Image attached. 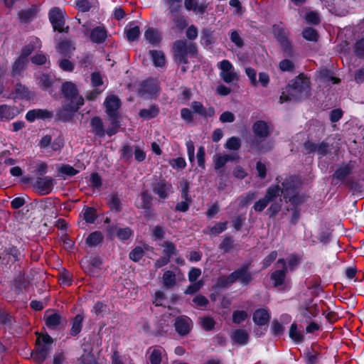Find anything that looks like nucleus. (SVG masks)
I'll return each mask as SVG.
<instances>
[{
  "label": "nucleus",
  "instance_id": "nucleus-51",
  "mask_svg": "<svg viewBox=\"0 0 364 364\" xmlns=\"http://www.w3.org/2000/svg\"><path fill=\"white\" fill-rule=\"evenodd\" d=\"M232 157L230 155L225 154L223 156H215L213 158L215 168L218 170L223 167L225 164L232 160Z\"/></svg>",
  "mask_w": 364,
  "mask_h": 364
},
{
  "label": "nucleus",
  "instance_id": "nucleus-14",
  "mask_svg": "<svg viewBox=\"0 0 364 364\" xmlns=\"http://www.w3.org/2000/svg\"><path fill=\"white\" fill-rule=\"evenodd\" d=\"M234 282L239 281L242 285H248L252 280V275L249 272V265L245 264L232 272Z\"/></svg>",
  "mask_w": 364,
  "mask_h": 364
},
{
  "label": "nucleus",
  "instance_id": "nucleus-64",
  "mask_svg": "<svg viewBox=\"0 0 364 364\" xmlns=\"http://www.w3.org/2000/svg\"><path fill=\"white\" fill-rule=\"evenodd\" d=\"M78 362L80 364H100L91 353L82 355L78 358Z\"/></svg>",
  "mask_w": 364,
  "mask_h": 364
},
{
  "label": "nucleus",
  "instance_id": "nucleus-6",
  "mask_svg": "<svg viewBox=\"0 0 364 364\" xmlns=\"http://www.w3.org/2000/svg\"><path fill=\"white\" fill-rule=\"evenodd\" d=\"M301 183L299 178L295 176L287 177L282 183V188L279 185L272 186L271 187H277L279 191V196H284V199L287 201V198L290 195L298 193Z\"/></svg>",
  "mask_w": 364,
  "mask_h": 364
},
{
  "label": "nucleus",
  "instance_id": "nucleus-56",
  "mask_svg": "<svg viewBox=\"0 0 364 364\" xmlns=\"http://www.w3.org/2000/svg\"><path fill=\"white\" fill-rule=\"evenodd\" d=\"M271 332L274 336L280 337L284 332V327L277 319L272 322Z\"/></svg>",
  "mask_w": 364,
  "mask_h": 364
},
{
  "label": "nucleus",
  "instance_id": "nucleus-16",
  "mask_svg": "<svg viewBox=\"0 0 364 364\" xmlns=\"http://www.w3.org/2000/svg\"><path fill=\"white\" fill-rule=\"evenodd\" d=\"M354 161H350L347 164L339 165L332 176L333 180L336 179L341 182L344 181V180L351 174L354 168Z\"/></svg>",
  "mask_w": 364,
  "mask_h": 364
},
{
  "label": "nucleus",
  "instance_id": "nucleus-62",
  "mask_svg": "<svg viewBox=\"0 0 364 364\" xmlns=\"http://www.w3.org/2000/svg\"><path fill=\"white\" fill-rule=\"evenodd\" d=\"M133 231L129 227L119 228L117 230V237L121 240H127L132 235Z\"/></svg>",
  "mask_w": 364,
  "mask_h": 364
},
{
  "label": "nucleus",
  "instance_id": "nucleus-19",
  "mask_svg": "<svg viewBox=\"0 0 364 364\" xmlns=\"http://www.w3.org/2000/svg\"><path fill=\"white\" fill-rule=\"evenodd\" d=\"M159 92V83L157 80L148 79L141 84L139 93L141 95L153 96Z\"/></svg>",
  "mask_w": 364,
  "mask_h": 364
},
{
  "label": "nucleus",
  "instance_id": "nucleus-18",
  "mask_svg": "<svg viewBox=\"0 0 364 364\" xmlns=\"http://www.w3.org/2000/svg\"><path fill=\"white\" fill-rule=\"evenodd\" d=\"M79 108L77 107V104L65 103L63 108L57 112L58 118L63 122L69 121Z\"/></svg>",
  "mask_w": 364,
  "mask_h": 364
},
{
  "label": "nucleus",
  "instance_id": "nucleus-38",
  "mask_svg": "<svg viewBox=\"0 0 364 364\" xmlns=\"http://www.w3.org/2000/svg\"><path fill=\"white\" fill-rule=\"evenodd\" d=\"M103 239L104 236L102 233L99 230H96L91 232L87 236L85 242L90 247H95L100 244L103 241Z\"/></svg>",
  "mask_w": 364,
  "mask_h": 364
},
{
  "label": "nucleus",
  "instance_id": "nucleus-42",
  "mask_svg": "<svg viewBox=\"0 0 364 364\" xmlns=\"http://www.w3.org/2000/svg\"><path fill=\"white\" fill-rule=\"evenodd\" d=\"M161 246L164 247L163 256L168 257L169 259L178 253L175 245L171 241H165L161 244Z\"/></svg>",
  "mask_w": 364,
  "mask_h": 364
},
{
  "label": "nucleus",
  "instance_id": "nucleus-26",
  "mask_svg": "<svg viewBox=\"0 0 364 364\" xmlns=\"http://www.w3.org/2000/svg\"><path fill=\"white\" fill-rule=\"evenodd\" d=\"M270 315L265 309H258L253 313L252 320L257 326H264L268 323Z\"/></svg>",
  "mask_w": 364,
  "mask_h": 364
},
{
  "label": "nucleus",
  "instance_id": "nucleus-46",
  "mask_svg": "<svg viewBox=\"0 0 364 364\" xmlns=\"http://www.w3.org/2000/svg\"><path fill=\"white\" fill-rule=\"evenodd\" d=\"M144 37L151 44H157L161 41L159 34L152 28H149L145 31Z\"/></svg>",
  "mask_w": 364,
  "mask_h": 364
},
{
  "label": "nucleus",
  "instance_id": "nucleus-20",
  "mask_svg": "<svg viewBox=\"0 0 364 364\" xmlns=\"http://www.w3.org/2000/svg\"><path fill=\"white\" fill-rule=\"evenodd\" d=\"M19 113L20 112L16 106H11L8 105H0V121H10Z\"/></svg>",
  "mask_w": 364,
  "mask_h": 364
},
{
  "label": "nucleus",
  "instance_id": "nucleus-41",
  "mask_svg": "<svg viewBox=\"0 0 364 364\" xmlns=\"http://www.w3.org/2000/svg\"><path fill=\"white\" fill-rule=\"evenodd\" d=\"M162 279L164 287L166 289H172L176 284V274L171 270L164 273Z\"/></svg>",
  "mask_w": 364,
  "mask_h": 364
},
{
  "label": "nucleus",
  "instance_id": "nucleus-31",
  "mask_svg": "<svg viewBox=\"0 0 364 364\" xmlns=\"http://www.w3.org/2000/svg\"><path fill=\"white\" fill-rule=\"evenodd\" d=\"M163 351L164 349L161 346L149 347L147 353L151 352L149 356L150 364H161Z\"/></svg>",
  "mask_w": 364,
  "mask_h": 364
},
{
  "label": "nucleus",
  "instance_id": "nucleus-47",
  "mask_svg": "<svg viewBox=\"0 0 364 364\" xmlns=\"http://www.w3.org/2000/svg\"><path fill=\"white\" fill-rule=\"evenodd\" d=\"M219 248L223 253L229 252L234 248V240L232 237L228 235L225 236L219 245Z\"/></svg>",
  "mask_w": 364,
  "mask_h": 364
},
{
  "label": "nucleus",
  "instance_id": "nucleus-17",
  "mask_svg": "<svg viewBox=\"0 0 364 364\" xmlns=\"http://www.w3.org/2000/svg\"><path fill=\"white\" fill-rule=\"evenodd\" d=\"M50 350V348L46 345L41 344V342H36L34 350L31 352V357L35 362L38 364L43 363Z\"/></svg>",
  "mask_w": 364,
  "mask_h": 364
},
{
  "label": "nucleus",
  "instance_id": "nucleus-30",
  "mask_svg": "<svg viewBox=\"0 0 364 364\" xmlns=\"http://www.w3.org/2000/svg\"><path fill=\"white\" fill-rule=\"evenodd\" d=\"M31 279L28 275L24 273H19L14 281V287L16 289V294H20L21 291L26 289L30 284Z\"/></svg>",
  "mask_w": 364,
  "mask_h": 364
},
{
  "label": "nucleus",
  "instance_id": "nucleus-8",
  "mask_svg": "<svg viewBox=\"0 0 364 364\" xmlns=\"http://www.w3.org/2000/svg\"><path fill=\"white\" fill-rule=\"evenodd\" d=\"M49 20L53 27L54 31L60 33H68L69 26L63 28L65 25V16L63 11L58 7H54L49 12Z\"/></svg>",
  "mask_w": 364,
  "mask_h": 364
},
{
  "label": "nucleus",
  "instance_id": "nucleus-15",
  "mask_svg": "<svg viewBox=\"0 0 364 364\" xmlns=\"http://www.w3.org/2000/svg\"><path fill=\"white\" fill-rule=\"evenodd\" d=\"M153 192L158 195L161 199H166L168 197L169 192L172 188L171 183L166 181L164 179L157 180L151 185Z\"/></svg>",
  "mask_w": 364,
  "mask_h": 364
},
{
  "label": "nucleus",
  "instance_id": "nucleus-12",
  "mask_svg": "<svg viewBox=\"0 0 364 364\" xmlns=\"http://www.w3.org/2000/svg\"><path fill=\"white\" fill-rule=\"evenodd\" d=\"M304 148L306 154L316 153L320 157L326 156L330 151L329 144L324 141L319 144L309 140L306 141L304 143Z\"/></svg>",
  "mask_w": 364,
  "mask_h": 364
},
{
  "label": "nucleus",
  "instance_id": "nucleus-4",
  "mask_svg": "<svg viewBox=\"0 0 364 364\" xmlns=\"http://www.w3.org/2000/svg\"><path fill=\"white\" fill-rule=\"evenodd\" d=\"M320 314V309L312 298L301 301L298 306L297 319L299 323H308Z\"/></svg>",
  "mask_w": 364,
  "mask_h": 364
},
{
  "label": "nucleus",
  "instance_id": "nucleus-44",
  "mask_svg": "<svg viewBox=\"0 0 364 364\" xmlns=\"http://www.w3.org/2000/svg\"><path fill=\"white\" fill-rule=\"evenodd\" d=\"M133 24L129 25V28H126L124 30V33L126 34L127 38L129 41H136L140 35V29L137 26H132Z\"/></svg>",
  "mask_w": 364,
  "mask_h": 364
},
{
  "label": "nucleus",
  "instance_id": "nucleus-49",
  "mask_svg": "<svg viewBox=\"0 0 364 364\" xmlns=\"http://www.w3.org/2000/svg\"><path fill=\"white\" fill-rule=\"evenodd\" d=\"M270 207L267 209V213L269 214L270 218H274L281 210L282 206V199L280 198L278 200L276 199L271 202Z\"/></svg>",
  "mask_w": 364,
  "mask_h": 364
},
{
  "label": "nucleus",
  "instance_id": "nucleus-34",
  "mask_svg": "<svg viewBox=\"0 0 364 364\" xmlns=\"http://www.w3.org/2000/svg\"><path fill=\"white\" fill-rule=\"evenodd\" d=\"M75 49L71 41H64L56 46L57 51L64 57L70 58L73 51Z\"/></svg>",
  "mask_w": 364,
  "mask_h": 364
},
{
  "label": "nucleus",
  "instance_id": "nucleus-39",
  "mask_svg": "<svg viewBox=\"0 0 364 364\" xmlns=\"http://www.w3.org/2000/svg\"><path fill=\"white\" fill-rule=\"evenodd\" d=\"M149 54L156 67H163L165 65L166 58L164 53L161 50H151Z\"/></svg>",
  "mask_w": 364,
  "mask_h": 364
},
{
  "label": "nucleus",
  "instance_id": "nucleus-21",
  "mask_svg": "<svg viewBox=\"0 0 364 364\" xmlns=\"http://www.w3.org/2000/svg\"><path fill=\"white\" fill-rule=\"evenodd\" d=\"M90 127L92 132L99 137H104L105 134L108 135L107 132L110 129V127L105 129L104 123L100 117H94L90 119Z\"/></svg>",
  "mask_w": 364,
  "mask_h": 364
},
{
  "label": "nucleus",
  "instance_id": "nucleus-40",
  "mask_svg": "<svg viewBox=\"0 0 364 364\" xmlns=\"http://www.w3.org/2000/svg\"><path fill=\"white\" fill-rule=\"evenodd\" d=\"M304 355L308 364H316L319 361L320 353L312 347L307 348L304 350Z\"/></svg>",
  "mask_w": 364,
  "mask_h": 364
},
{
  "label": "nucleus",
  "instance_id": "nucleus-50",
  "mask_svg": "<svg viewBox=\"0 0 364 364\" xmlns=\"http://www.w3.org/2000/svg\"><path fill=\"white\" fill-rule=\"evenodd\" d=\"M83 219L88 223H94L97 218L96 209L92 207H87L82 213Z\"/></svg>",
  "mask_w": 364,
  "mask_h": 364
},
{
  "label": "nucleus",
  "instance_id": "nucleus-54",
  "mask_svg": "<svg viewBox=\"0 0 364 364\" xmlns=\"http://www.w3.org/2000/svg\"><path fill=\"white\" fill-rule=\"evenodd\" d=\"M37 12L36 6H33L28 10L21 11L19 13V18L22 21L27 22L33 19Z\"/></svg>",
  "mask_w": 364,
  "mask_h": 364
},
{
  "label": "nucleus",
  "instance_id": "nucleus-53",
  "mask_svg": "<svg viewBox=\"0 0 364 364\" xmlns=\"http://www.w3.org/2000/svg\"><path fill=\"white\" fill-rule=\"evenodd\" d=\"M213 31L210 28H203L202 31L201 41L206 46H209L214 43Z\"/></svg>",
  "mask_w": 364,
  "mask_h": 364
},
{
  "label": "nucleus",
  "instance_id": "nucleus-25",
  "mask_svg": "<svg viewBox=\"0 0 364 364\" xmlns=\"http://www.w3.org/2000/svg\"><path fill=\"white\" fill-rule=\"evenodd\" d=\"M191 107L194 113L198 114L205 118L212 117L215 115V109L213 107H210L206 109L200 102H193Z\"/></svg>",
  "mask_w": 364,
  "mask_h": 364
},
{
  "label": "nucleus",
  "instance_id": "nucleus-23",
  "mask_svg": "<svg viewBox=\"0 0 364 364\" xmlns=\"http://www.w3.org/2000/svg\"><path fill=\"white\" fill-rule=\"evenodd\" d=\"M107 31L105 26H97L90 31V38L92 43L100 44L106 41Z\"/></svg>",
  "mask_w": 364,
  "mask_h": 364
},
{
  "label": "nucleus",
  "instance_id": "nucleus-11",
  "mask_svg": "<svg viewBox=\"0 0 364 364\" xmlns=\"http://www.w3.org/2000/svg\"><path fill=\"white\" fill-rule=\"evenodd\" d=\"M173 326L179 336H185L191 331L193 321L188 316L181 315L175 318Z\"/></svg>",
  "mask_w": 364,
  "mask_h": 364
},
{
  "label": "nucleus",
  "instance_id": "nucleus-58",
  "mask_svg": "<svg viewBox=\"0 0 364 364\" xmlns=\"http://www.w3.org/2000/svg\"><path fill=\"white\" fill-rule=\"evenodd\" d=\"M27 60L19 57L14 63L12 68V73L14 75H18L25 68Z\"/></svg>",
  "mask_w": 364,
  "mask_h": 364
},
{
  "label": "nucleus",
  "instance_id": "nucleus-24",
  "mask_svg": "<svg viewBox=\"0 0 364 364\" xmlns=\"http://www.w3.org/2000/svg\"><path fill=\"white\" fill-rule=\"evenodd\" d=\"M53 117V113L47 109H35L29 110L26 114V119L28 122H33L36 119H49Z\"/></svg>",
  "mask_w": 364,
  "mask_h": 364
},
{
  "label": "nucleus",
  "instance_id": "nucleus-43",
  "mask_svg": "<svg viewBox=\"0 0 364 364\" xmlns=\"http://www.w3.org/2000/svg\"><path fill=\"white\" fill-rule=\"evenodd\" d=\"M107 203L112 210L119 212L122 210L121 200L117 193H113L107 197Z\"/></svg>",
  "mask_w": 364,
  "mask_h": 364
},
{
  "label": "nucleus",
  "instance_id": "nucleus-1",
  "mask_svg": "<svg viewBox=\"0 0 364 364\" xmlns=\"http://www.w3.org/2000/svg\"><path fill=\"white\" fill-rule=\"evenodd\" d=\"M172 50L175 61L183 65L188 63V57L196 58L198 52L196 43L187 41L185 39L174 41Z\"/></svg>",
  "mask_w": 364,
  "mask_h": 364
},
{
  "label": "nucleus",
  "instance_id": "nucleus-29",
  "mask_svg": "<svg viewBox=\"0 0 364 364\" xmlns=\"http://www.w3.org/2000/svg\"><path fill=\"white\" fill-rule=\"evenodd\" d=\"M289 336L295 344L302 343L305 341L304 332L299 329L296 322L291 324L289 329Z\"/></svg>",
  "mask_w": 364,
  "mask_h": 364
},
{
  "label": "nucleus",
  "instance_id": "nucleus-37",
  "mask_svg": "<svg viewBox=\"0 0 364 364\" xmlns=\"http://www.w3.org/2000/svg\"><path fill=\"white\" fill-rule=\"evenodd\" d=\"M159 113V108L157 105H151L147 109H141L139 112V116L144 119H151Z\"/></svg>",
  "mask_w": 364,
  "mask_h": 364
},
{
  "label": "nucleus",
  "instance_id": "nucleus-5",
  "mask_svg": "<svg viewBox=\"0 0 364 364\" xmlns=\"http://www.w3.org/2000/svg\"><path fill=\"white\" fill-rule=\"evenodd\" d=\"M272 33L277 41L282 48L284 55L287 57H293L294 51L291 42L289 38V31L287 28L280 22L272 26Z\"/></svg>",
  "mask_w": 364,
  "mask_h": 364
},
{
  "label": "nucleus",
  "instance_id": "nucleus-13",
  "mask_svg": "<svg viewBox=\"0 0 364 364\" xmlns=\"http://www.w3.org/2000/svg\"><path fill=\"white\" fill-rule=\"evenodd\" d=\"M277 264H281V269L275 270L271 274V279L274 282V287H279L283 284L288 271L284 259H279L277 262Z\"/></svg>",
  "mask_w": 364,
  "mask_h": 364
},
{
  "label": "nucleus",
  "instance_id": "nucleus-61",
  "mask_svg": "<svg viewBox=\"0 0 364 364\" xmlns=\"http://www.w3.org/2000/svg\"><path fill=\"white\" fill-rule=\"evenodd\" d=\"M288 267L290 271H294L300 263V257L294 254L289 255L287 259Z\"/></svg>",
  "mask_w": 364,
  "mask_h": 364
},
{
  "label": "nucleus",
  "instance_id": "nucleus-27",
  "mask_svg": "<svg viewBox=\"0 0 364 364\" xmlns=\"http://www.w3.org/2000/svg\"><path fill=\"white\" fill-rule=\"evenodd\" d=\"M171 19L173 23L172 29H177L180 31H183L188 26L186 18L180 11L171 12Z\"/></svg>",
  "mask_w": 364,
  "mask_h": 364
},
{
  "label": "nucleus",
  "instance_id": "nucleus-52",
  "mask_svg": "<svg viewBox=\"0 0 364 364\" xmlns=\"http://www.w3.org/2000/svg\"><path fill=\"white\" fill-rule=\"evenodd\" d=\"M248 317V314L245 310L234 311L232 316V322L235 324H240Z\"/></svg>",
  "mask_w": 364,
  "mask_h": 364
},
{
  "label": "nucleus",
  "instance_id": "nucleus-55",
  "mask_svg": "<svg viewBox=\"0 0 364 364\" xmlns=\"http://www.w3.org/2000/svg\"><path fill=\"white\" fill-rule=\"evenodd\" d=\"M306 200V196L304 195H300L298 193L290 195L289 197L287 198V203H290L294 208L297 207L300 205L301 204L304 203Z\"/></svg>",
  "mask_w": 364,
  "mask_h": 364
},
{
  "label": "nucleus",
  "instance_id": "nucleus-33",
  "mask_svg": "<svg viewBox=\"0 0 364 364\" xmlns=\"http://www.w3.org/2000/svg\"><path fill=\"white\" fill-rule=\"evenodd\" d=\"M46 326L50 330H57L61 324L62 316L60 314L55 312L48 316L45 319Z\"/></svg>",
  "mask_w": 364,
  "mask_h": 364
},
{
  "label": "nucleus",
  "instance_id": "nucleus-63",
  "mask_svg": "<svg viewBox=\"0 0 364 364\" xmlns=\"http://www.w3.org/2000/svg\"><path fill=\"white\" fill-rule=\"evenodd\" d=\"M354 53L356 56L363 58L364 56V38L358 41L354 45Z\"/></svg>",
  "mask_w": 364,
  "mask_h": 364
},
{
  "label": "nucleus",
  "instance_id": "nucleus-35",
  "mask_svg": "<svg viewBox=\"0 0 364 364\" xmlns=\"http://www.w3.org/2000/svg\"><path fill=\"white\" fill-rule=\"evenodd\" d=\"M83 316L82 314H77L72 320V326L70 330V334L72 336H77L82 331Z\"/></svg>",
  "mask_w": 364,
  "mask_h": 364
},
{
  "label": "nucleus",
  "instance_id": "nucleus-22",
  "mask_svg": "<svg viewBox=\"0 0 364 364\" xmlns=\"http://www.w3.org/2000/svg\"><path fill=\"white\" fill-rule=\"evenodd\" d=\"M154 198L148 190H144L140 193L139 198L135 203V206L138 209H150L152 206V200Z\"/></svg>",
  "mask_w": 364,
  "mask_h": 364
},
{
  "label": "nucleus",
  "instance_id": "nucleus-60",
  "mask_svg": "<svg viewBox=\"0 0 364 364\" xmlns=\"http://www.w3.org/2000/svg\"><path fill=\"white\" fill-rule=\"evenodd\" d=\"M225 146L230 150H238L241 146V140L239 137L232 136L227 141Z\"/></svg>",
  "mask_w": 364,
  "mask_h": 364
},
{
  "label": "nucleus",
  "instance_id": "nucleus-59",
  "mask_svg": "<svg viewBox=\"0 0 364 364\" xmlns=\"http://www.w3.org/2000/svg\"><path fill=\"white\" fill-rule=\"evenodd\" d=\"M302 36L305 39L310 41H316L318 37L317 31L311 27L305 28L302 32Z\"/></svg>",
  "mask_w": 364,
  "mask_h": 364
},
{
  "label": "nucleus",
  "instance_id": "nucleus-2",
  "mask_svg": "<svg viewBox=\"0 0 364 364\" xmlns=\"http://www.w3.org/2000/svg\"><path fill=\"white\" fill-rule=\"evenodd\" d=\"M105 105L106 113L111 124L110 129L107 133L109 136H112L117 133L120 127L119 109L121 107V101L116 95H109L105 101Z\"/></svg>",
  "mask_w": 364,
  "mask_h": 364
},
{
  "label": "nucleus",
  "instance_id": "nucleus-45",
  "mask_svg": "<svg viewBox=\"0 0 364 364\" xmlns=\"http://www.w3.org/2000/svg\"><path fill=\"white\" fill-rule=\"evenodd\" d=\"M134 151V146H132L129 144H124L121 149V159L127 162H130L132 159L133 154Z\"/></svg>",
  "mask_w": 364,
  "mask_h": 364
},
{
  "label": "nucleus",
  "instance_id": "nucleus-48",
  "mask_svg": "<svg viewBox=\"0 0 364 364\" xmlns=\"http://www.w3.org/2000/svg\"><path fill=\"white\" fill-rule=\"evenodd\" d=\"M200 324L203 330L210 331L215 328L216 322L212 317L205 316L200 318Z\"/></svg>",
  "mask_w": 364,
  "mask_h": 364
},
{
  "label": "nucleus",
  "instance_id": "nucleus-28",
  "mask_svg": "<svg viewBox=\"0 0 364 364\" xmlns=\"http://www.w3.org/2000/svg\"><path fill=\"white\" fill-rule=\"evenodd\" d=\"M252 131L255 136L261 139L267 138L269 135V127L262 120L257 121L252 126Z\"/></svg>",
  "mask_w": 364,
  "mask_h": 364
},
{
  "label": "nucleus",
  "instance_id": "nucleus-9",
  "mask_svg": "<svg viewBox=\"0 0 364 364\" xmlns=\"http://www.w3.org/2000/svg\"><path fill=\"white\" fill-rule=\"evenodd\" d=\"M279 196V191L277 187H269L266 191V194L263 198L259 199L257 201L253 209L256 212H262L271 202H273Z\"/></svg>",
  "mask_w": 364,
  "mask_h": 364
},
{
  "label": "nucleus",
  "instance_id": "nucleus-3",
  "mask_svg": "<svg viewBox=\"0 0 364 364\" xmlns=\"http://www.w3.org/2000/svg\"><path fill=\"white\" fill-rule=\"evenodd\" d=\"M287 92L294 101H300L307 98L310 92V80L304 74L296 77L287 87Z\"/></svg>",
  "mask_w": 364,
  "mask_h": 364
},
{
  "label": "nucleus",
  "instance_id": "nucleus-10",
  "mask_svg": "<svg viewBox=\"0 0 364 364\" xmlns=\"http://www.w3.org/2000/svg\"><path fill=\"white\" fill-rule=\"evenodd\" d=\"M55 183V180L52 177H38L33 184V188L38 194L44 196L52 192Z\"/></svg>",
  "mask_w": 364,
  "mask_h": 364
},
{
  "label": "nucleus",
  "instance_id": "nucleus-32",
  "mask_svg": "<svg viewBox=\"0 0 364 364\" xmlns=\"http://www.w3.org/2000/svg\"><path fill=\"white\" fill-rule=\"evenodd\" d=\"M230 337L235 343L241 346L247 344L249 340L248 333L243 329L235 330L232 332Z\"/></svg>",
  "mask_w": 364,
  "mask_h": 364
},
{
  "label": "nucleus",
  "instance_id": "nucleus-57",
  "mask_svg": "<svg viewBox=\"0 0 364 364\" xmlns=\"http://www.w3.org/2000/svg\"><path fill=\"white\" fill-rule=\"evenodd\" d=\"M234 283V279L232 277V273L226 276L220 277L216 282L217 287L220 288H227Z\"/></svg>",
  "mask_w": 364,
  "mask_h": 364
},
{
  "label": "nucleus",
  "instance_id": "nucleus-36",
  "mask_svg": "<svg viewBox=\"0 0 364 364\" xmlns=\"http://www.w3.org/2000/svg\"><path fill=\"white\" fill-rule=\"evenodd\" d=\"M14 99H26L28 100L32 97L31 92L28 89L21 83H17L15 86L14 93Z\"/></svg>",
  "mask_w": 364,
  "mask_h": 364
},
{
  "label": "nucleus",
  "instance_id": "nucleus-7",
  "mask_svg": "<svg viewBox=\"0 0 364 364\" xmlns=\"http://www.w3.org/2000/svg\"><path fill=\"white\" fill-rule=\"evenodd\" d=\"M61 90L65 98V103L77 104L80 107L84 104V99L79 96L76 85L71 82H65L62 85Z\"/></svg>",
  "mask_w": 364,
  "mask_h": 364
}]
</instances>
